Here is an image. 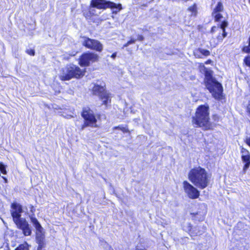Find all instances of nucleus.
Wrapping results in <instances>:
<instances>
[{
	"label": "nucleus",
	"mask_w": 250,
	"mask_h": 250,
	"mask_svg": "<svg viewBox=\"0 0 250 250\" xmlns=\"http://www.w3.org/2000/svg\"><path fill=\"white\" fill-rule=\"evenodd\" d=\"M188 176L193 185L187 181H184L183 182V189L188 198L197 199L200 193L197 188L203 189L208 187L211 174L205 168L198 166L191 168L188 172Z\"/></svg>",
	"instance_id": "f257e3e1"
},
{
	"label": "nucleus",
	"mask_w": 250,
	"mask_h": 250,
	"mask_svg": "<svg viewBox=\"0 0 250 250\" xmlns=\"http://www.w3.org/2000/svg\"><path fill=\"white\" fill-rule=\"evenodd\" d=\"M191 123L194 127L202 128L204 130L213 129L215 125L210 122L208 104H201L196 108L194 115L191 117Z\"/></svg>",
	"instance_id": "f03ea898"
},
{
	"label": "nucleus",
	"mask_w": 250,
	"mask_h": 250,
	"mask_svg": "<svg viewBox=\"0 0 250 250\" xmlns=\"http://www.w3.org/2000/svg\"><path fill=\"white\" fill-rule=\"evenodd\" d=\"M200 66L205 68L204 83L206 88L211 93L212 97L217 101L225 99V96L223 94V86L213 76V71L206 68L203 63H201Z\"/></svg>",
	"instance_id": "7ed1b4c3"
},
{
	"label": "nucleus",
	"mask_w": 250,
	"mask_h": 250,
	"mask_svg": "<svg viewBox=\"0 0 250 250\" xmlns=\"http://www.w3.org/2000/svg\"><path fill=\"white\" fill-rule=\"evenodd\" d=\"M10 208V214L17 227L22 230L24 236L31 235L32 230L29 224L25 218H21V213L23 212L22 206L16 202H13L11 204Z\"/></svg>",
	"instance_id": "20e7f679"
},
{
	"label": "nucleus",
	"mask_w": 250,
	"mask_h": 250,
	"mask_svg": "<svg viewBox=\"0 0 250 250\" xmlns=\"http://www.w3.org/2000/svg\"><path fill=\"white\" fill-rule=\"evenodd\" d=\"M85 73L78 66L69 64L61 69L59 78L62 81H69L72 79H80Z\"/></svg>",
	"instance_id": "39448f33"
},
{
	"label": "nucleus",
	"mask_w": 250,
	"mask_h": 250,
	"mask_svg": "<svg viewBox=\"0 0 250 250\" xmlns=\"http://www.w3.org/2000/svg\"><path fill=\"white\" fill-rule=\"evenodd\" d=\"M81 115L83 119V123L81 126L82 129L86 127H97L98 119L100 118V114H96L88 106L83 107Z\"/></svg>",
	"instance_id": "423d86ee"
},
{
	"label": "nucleus",
	"mask_w": 250,
	"mask_h": 250,
	"mask_svg": "<svg viewBox=\"0 0 250 250\" xmlns=\"http://www.w3.org/2000/svg\"><path fill=\"white\" fill-rule=\"evenodd\" d=\"M99 55L93 52L83 53L78 59V63L82 67L89 66L91 63L99 61Z\"/></svg>",
	"instance_id": "0eeeda50"
},
{
	"label": "nucleus",
	"mask_w": 250,
	"mask_h": 250,
	"mask_svg": "<svg viewBox=\"0 0 250 250\" xmlns=\"http://www.w3.org/2000/svg\"><path fill=\"white\" fill-rule=\"evenodd\" d=\"M90 5L91 7L98 9L117 8L118 9V11L122 9L121 4H116L112 1L106 0H91Z\"/></svg>",
	"instance_id": "6e6552de"
},
{
	"label": "nucleus",
	"mask_w": 250,
	"mask_h": 250,
	"mask_svg": "<svg viewBox=\"0 0 250 250\" xmlns=\"http://www.w3.org/2000/svg\"><path fill=\"white\" fill-rule=\"evenodd\" d=\"M83 41L82 44L87 49L101 52L103 50V44L98 40L91 39L87 36L81 37Z\"/></svg>",
	"instance_id": "1a4fd4ad"
},
{
	"label": "nucleus",
	"mask_w": 250,
	"mask_h": 250,
	"mask_svg": "<svg viewBox=\"0 0 250 250\" xmlns=\"http://www.w3.org/2000/svg\"><path fill=\"white\" fill-rule=\"evenodd\" d=\"M228 26V22L227 21L224 20L221 23L218 24L217 26H213L211 28L210 32L211 34L214 33L216 31L218 27L221 28L222 31V33L221 34H219L216 37L217 42H214L213 44L210 43V46L211 48L215 47L218 45L219 42H222L223 39L227 37L228 33L226 30V28Z\"/></svg>",
	"instance_id": "9d476101"
},
{
	"label": "nucleus",
	"mask_w": 250,
	"mask_h": 250,
	"mask_svg": "<svg viewBox=\"0 0 250 250\" xmlns=\"http://www.w3.org/2000/svg\"><path fill=\"white\" fill-rule=\"evenodd\" d=\"M108 91L105 84L101 85L98 84H94L91 89V93L93 95L97 96L98 97L100 95H103Z\"/></svg>",
	"instance_id": "9b49d317"
},
{
	"label": "nucleus",
	"mask_w": 250,
	"mask_h": 250,
	"mask_svg": "<svg viewBox=\"0 0 250 250\" xmlns=\"http://www.w3.org/2000/svg\"><path fill=\"white\" fill-rule=\"evenodd\" d=\"M193 55L195 58L202 59L204 57H206L210 56V52L208 49L198 47L193 50Z\"/></svg>",
	"instance_id": "f8f14e48"
},
{
	"label": "nucleus",
	"mask_w": 250,
	"mask_h": 250,
	"mask_svg": "<svg viewBox=\"0 0 250 250\" xmlns=\"http://www.w3.org/2000/svg\"><path fill=\"white\" fill-rule=\"evenodd\" d=\"M187 232L191 237L200 236L203 233V232L199 228L196 227H193L190 223H188L187 225Z\"/></svg>",
	"instance_id": "ddd939ff"
},
{
	"label": "nucleus",
	"mask_w": 250,
	"mask_h": 250,
	"mask_svg": "<svg viewBox=\"0 0 250 250\" xmlns=\"http://www.w3.org/2000/svg\"><path fill=\"white\" fill-rule=\"evenodd\" d=\"M98 98L99 100L102 101V105H104L106 108H108L110 106L112 95L108 91L103 95H100Z\"/></svg>",
	"instance_id": "4468645a"
},
{
	"label": "nucleus",
	"mask_w": 250,
	"mask_h": 250,
	"mask_svg": "<svg viewBox=\"0 0 250 250\" xmlns=\"http://www.w3.org/2000/svg\"><path fill=\"white\" fill-rule=\"evenodd\" d=\"M31 222L34 226L35 228L36 229V232L35 234V238L38 235H42L43 236H45V234L44 231H43V228L42 227L41 225L38 221V219L35 217H31L30 218Z\"/></svg>",
	"instance_id": "2eb2a0df"
},
{
	"label": "nucleus",
	"mask_w": 250,
	"mask_h": 250,
	"mask_svg": "<svg viewBox=\"0 0 250 250\" xmlns=\"http://www.w3.org/2000/svg\"><path fill=\"white\" fill-rule=\"evenodd\" d=\"M36 242L38 244V246L36 249L33 250H45L44 249L46 247V241L45 236L42 235H37L36 239Z\"/></svg>",
	"instance_id": "dca6fc26"
},
{
	"label": "nucleus",
	"mask_w": 250,
	"mask_h": 250,
	"mask_svg": "<svg viewBox=\"0 0 250 250\" xmlns=\"http://www.w3.org/2000/svg\"><path fill=\"white\" fill-rule=\"evenodd\" d=\"M241 159L244 163L243 171L245 173L250 167V154L242 155Z\"/></svg>",
	"instance_id": "f3484780"
},
{
	"label": "nucleus",
	"mask_w": 250,
	"mask_h": 250,
	"mask_svg": "<svg viewBox=\"0 0 250 250\" xmlns=\"http://www.w3.org/2000/svg\"><path fill=\"white\" fill-rule=\"evenodd\" d=\"M190 214L191 216L192 219L194 221L201 222L205 219V215L200 212H192Z\"/></svg>",
	"instance_id": "a211bd4d"
},
{
	"label": "nucleus",
	"mask_w": 250,
	"mask_h": 250,
	"mask_svg": "<svg viewBox=\"0 0 250 250\" xmlns=\"http://www.w3.org/2000/svg\"><path fill=\"white\" fill-rule=\"evenodd\" d=\"M187 10L190 12V16L196 17L198 14L197 5L196 3H193L191 5L189 6Z\"/></svg>",
	"instance_id": "6ab92c4d"
},
{
	"label": "nucleus",
	"mask_w": 250,
	"mask_h": 250,
	"mask_svg": "<svg viewBox=\"0 0 250 250\" xmlns=\"http://www.w3.org/2000/svg\"><path fill=\"white\" fill-rule=\"evenodd\" d=\"M30 247V245L26 241H24L19 244L14 250H29Z\"/></svg>",
	"instance_id": "aec40b11"
},
{
	"label": "nucleus",
	"mask_w": 250,
	"mask_h": 250,
	"mask_svg": "<svg viewBox=\"0 0 250 250\" xmlns=\"http://www.w3.org/2000/svg\"><path fill=\"white\" fill-rule=\"evenodd\" d=\"M224 10V6L223 3L221 1H219L217 2L216 5L212 11V13H218L223 12Z\"/></svg>",
	"instance_id": "412c9836"
},
{
	"label": "nucleus",
	"mask_w": 250,
	"mask_h": 250,
	"mask_svg": "<svg viewBox=\"0 0 250 250\" xmlns=\"http://www.w3.org/2000/svg\"><path fill=\"white\" fill-rule=\"evenodd\" d=\"M248 45L243 46L241 50L243 52L247 54H250V36L248 40Z\"/></svg>",
	"instance_id": "4be33fe9"
},
{
	"label": "nucleus",
	"mask_w": 250,
	"mask_h": 250,
	"mask_svg": "<svg viewBox=\"0 0 250 250\" xmlns=\"http://www.w3.org/2000/svg\"><path fill=\"white\" fill-rule=\"evenodd\" d=\"M212 16L213 17L214 20L215 22H219L221 21V19L223 18L222 15L220 13V12L218 13H214L211 14Z\"/></svg>",
	"instance_id": "5701e85b"
},
{
	"label": "nucleus",
	"mask_w": 250,
	"mask_h": 250,
	"mask_svg": "<svg viewBox=\"0 0 250 250\" xmlns=\"http://www.w3.org/2000/svg\"><path fill=\"white\" fill-rule=\"evenodd\" d=\"M6 167V166L2 162H0V171L3 174H7V173Z\"/></svg>",
	"instance_id": "b1692460"
},
{
	"label": "nucleus",
	"mask_w": 250,
	"mask_h": 250,
	"mask_svg": "<svg viewBox=\"0 0 250 250\" xmlns=\"http://www.w3.org/2000/svg\"><path fill=\"white\" fill-rule=\"evenodd\" d=\"M243 63L250 68V55H247L244 58Z\"/></svg>",
	"instance_id": "393cba45"
},
{
	"label": "nucleus",
	"mask_w": 250,
	"mask_h": 250,
	"mask_svg": "<svg viewBox=\"0 0 250 250\" xmlns=\"http://www.w3.org/2000/svg\"><path fill=\"white\" fill-rule=\"evenodd\" d=\"M136 40L133 38L130 39L128 40L125 44L123 45V47H125L128 46L129 44L135 43Z\"/></svg>",
	"instance_id": "a878e982"
},
{
	"label": "nucleus",
	"mask_w": 250,
	"mask_h": 250,
	"mask_svg": "<svg viewBox=\"0 0 250 250\" xmlns=\"http://www.w3.org/2000/svg\"><path fill=\"white\" fill-rule=\"evenodd\" d=\"M25 52L30 56H34L35 55V50L33 49H26Z\"/></svg>",
	"instance_id": "bb28decb"
},
{
	"label": "nucleus",
	"mask_w": 250,
	"mask_h": 250,
	"mask_svg": "<svg viewBox=\"0 0 250 250\" xmlns=\"http://www.w3.org/2000/svg\"><path fill=\"white\" fill-rule=\"evenodd\" d=\"M241 153H242V155H248L250 154L249 151L246 149L244 148L243 147H241Z\"/></svg>",
	"instance_id": "cd10ccee"
},
{
	"label": "nucleus",
	"mask_w": 250,
	"mask_h": 250,
	"mask_svg": "<svg viewBox=\"0 0 250 250\" xmlns=\"http://www.w3.org/2000/svg\"><path fill=\"white\" fill-rule=\"evenodd\" d=\"M83 15L86 19H89L91 17V12L89 10L87 12H83Z\"/></svg>",
	"instance_id": "c85d7f7f"
},
{
	"label": "nucleus",
	"mask_w": 250,
	"mask_h": 250,
	"mask_svg": "<svg viewBox=\"0 0 250 250\" xmlns=\"http://www.w3.org/2000/svg\"><path fill=\"white\" fill-rule=\"evenodd\" d=\"M212 119L214 122L217 123L220 120V117L217 114L212 115Z\"/></svg>",
	"instance_id": "c756f323"
},
{
	"label": "nucleus",
	"mask_w": 250,
	"mask_h": 250,
	"mask_svg": "<svg viewBox=\"0 0 250 250\" xmlns=\"http://www.w3.org/2000/svg\"><path fill=\"white\" fill-rule=\"evenodd\" d=\"M120 130H121L124 133H129L130 132V131L128 130L127 126H121Z\"/></svg>",
	"instance_id": "7c9ffc66"
},
{
	"label": "nucleus",
	"mask_w": 250,
	"mask_h": 250,
	"mask_svg": "<svg viewBox=\"0 0 250 250\" xmlns=\"http://www.w3.org/2000/svg\"><path fill=\"white\" fill-rule=\"evenodd\" d=\"M29 208H30V212L34 214L36 211V209L35 208V207H34V206L31 205L29 207Z\"/></svg>",
	"instance_id": "2f4dec72"
},
{
	"label": "nucleus",
	"mask_w": 250,
	"mask_h": 250,
	"mask_svg": "<svg viewBox=\"0 0 250 250\" xmlns=\"http://www.w3.org/2000/svg\"><path fill=\"white\" fill-rule=\"evenodd\" d=\"M144 40V37L142 35H138L137 40L139 41H143Z\"/></svg>",
	"instance_id": "473e14b6"
},
{
	"label": "nucleus",
	"mask_w": 250,
	"mask_h": 250,
	"mask_svg": "<svg viewBox=\"0 0 250 250\" xmlns=\"http://www.w3.org/2000/svg\"><path fill=\"white\" fill-rule=\"evenodd\" d=\"M212 61L210 59H208L205 62V64H211L212 63Z\"/></svg>",
	"instance_id": "72a5a7b5"
},
{
	"label": "nucleus",
	"mask_w": 250,
	"mask_h": 250,
	"mask_svg": "<svg viewBox=\"0 0 250 250\" xmlns=\"http://www.w3.org/2000/svg\"><path fill=\"white\" fill-rule=\"evenodd\" d=\"M116 55H117V53L116 52H114L112 54V55H111V57L113 59H115V57H116Z\"/></svg>",
	"instance_id": "f704fd0d"
},
{
	"label": "nucleus",
	"mask_w": 250,
	"mask_h": 250,
	"mask_svg": "<svg viewBox=\"0 0 250 250\" xmlns=\"http://www.w3.org/2000/svg\"><path fill=\"white\" fill-rule=\"evenodd\" d=\"M2 178L3 179L4 182L5 183H7L8 182L7 179L4 176H1Z\"/></svg>",
	"instance_id": "c9c22d12"
},
{
	"label": "nucleus",
	"mask_w": 250,
	"mask_h": 250,
	"mask_svg": "<svg viewBox=\"0 0 250 250\" xmlns=\"http://www.w3.org/2000/svg\"><path fill=\"white\" fill-rule=\"evenodd\" d=\"M247 112L250 115V104H249L247 106Z\"/></svg>",
	"instance_id": "e433bc0d"
},
{
	"label": "nucleus",
	"mask_w": 250,
	"mask_h": 250,
	"mask_svg": "<svg viewBox=\"0 0 250 250\" xmlns=\"http://www.w3.org/2000/svg\"><path fill=\"white\" fill-rule=\"evenodd\" d=\"M121 126H116L114 127V129H119L120 130Z\"/></svg>",
	"instance_id": "4c0bfd02"
},
{
	"label": "nucleus",
	"mask_w": 250,
	"mask_h": 250,
	"mask_svg": "<svg viewBox=\"0 0 250 250\" xmlns=\"http://www.w3.org/2000/svg\"><path fill=\"white\" fill-rule=\"evenodd\" d=\"M135 250H146V249H145V248H144V249H139V248H136Z\"/></svg>",
	"instance_id": "58836bf2"
}]
</instances>
